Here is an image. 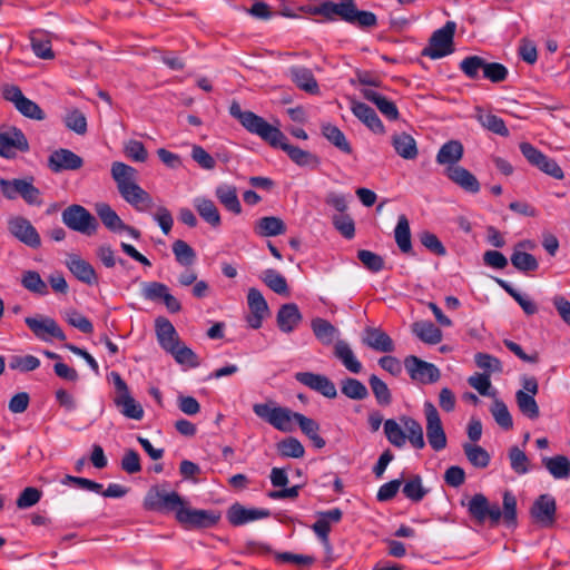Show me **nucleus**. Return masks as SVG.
Listing matches in <instances>:
<instances>
[{
  "mask_svg": "<svg viewBox=\"0 0 570 570\" xmlns=\"http://www.w3.org/2000/svg\"><path fill=\"white\" fill-rule=\"evenodd\" d=\"M229 114L237 119L248 132L257 135L273 148H279L285 151L296 165L313 168L318 166L320 160L317 156L288 144L287 137L279 128L268 124L263 117L253 111H243L237 101L230 104Z\"/></svg>",
  "mask_w": 570,
  "mask_h": 570,
  "instance_id": "1",
  "label": "nucleus"
},
{
  "mask_svg": "<svg viewBox=\"0 0 570 570\" xmlns=\"http://www.w3.org/2000/svg\"><path fill=\"white\" fill-rule=\"evenodd\" d=\"M468 511L479 523L489 520L492 525H497L502 518L508 527L517 524V499L510 491L503 493V511H501L498 503H490L482 493H476L471 498Z\"/></svg>",
  "mask_w": 570,
  "mask_h": 570,
  "instance_id": "2",
  "label": "nucleus"
},
{
  "mask_svg": "<svg viewBox=\"0 0 570 570\" xmlns=\"http://www.w3.org/2000/svg\"><path fill=\"white\" fill-rule=\"evenodd\" d=\"M111 176L117 184L121 197L139 212L153 207V198L137 183V170L121 161L111 165Z\"/></svg>",
  "mask_w": 570,
  "mask_h": 570,
  "instance_id": "3",
  "label": "nucleus"
},
{
  "mask_svg": "<svg viewBox=\"0 0 570 570\" xmlns=\"http://www.w3.org/2000/svg\"><path fill=\"white\" fill-rule=\"evenodd\" d=\"M321 16L328 21H334L338 16L343 21L360 28H374L377 24L376 16L371 11L358 10L354 0H340L338 3L324 1L321 3Z\"/></svg>",
  "mask_w": 570,
  "mask_h": 570,
  "instance_id": "4",
  "label": "nucleus"
},
{
  "mask_svg": "<svg viewBox=\"0 0 570 570\" xmlns=\"http://www.w3.org/2000/svg\"><path fill=\"white\" fill-rule=\"evenodd\" d=\"M253 412L274 429L284 433L295 430L296 415L299 414L288 407L276 405L274 402L256 403L253 405Z\"/></svg>",
  "mask_w": 570,
  "mask_h": 570,
  "instance_id": "5",
  "label": "nucleus"
},
{
  "mask_svg": "<svg viewBox=\"0 0 570 570\" xmlns=\"http://www.w3.org/2000/svg\"><path fill=\"white\" fill-rule=\"evenodd\" d=\"M455 30L456 23L454 21H446L442 28L432 33L429 45L422 50L421 55L433 60L451 55L454 51L453 39Z\"/></svg>",
  "mask_w": 570,
  "mask_h": 570,
  "instance_id": "6",
  "label": "nucleus"
},
{
  "mask_svg": "<svg viewBox=\"0 0 570 570\" xmlns=\"http://www.w3.org/2000/svg\"><path fill=\"white\" fill-rule=\"evenodd\" d=\"M111 382L114 383L116 394L114 396V403L119 409L120 413L131 420H141L144 417L142 406L131 396L127 383L122 380L118 372H111L109 374Z\"/></svg>",
  "mask_w": 570,
  "mask_h": 570,
  "instance_id": "7",
  "label": "nucleus"
},
{
  "mask_svg": "<svg viewBox=\"0 0 570 570\" xmlns=\"http://www.w3.org/2000/svg\"><path fill=\"white\" fill-rule=\"evenodd\" d=\"M62 223L71 230L91 236L97 232L98 222L95 216L81 205H70L61 214Z\"/></svg>",
  "mask_w": 570,
  "mask_h": 570,
  "instance_id": "8",
  "label": "nucleus"
},
{
  "mask_svg": "<svg viewBox=\"0 0 570 570\" xmlns=\"http://www.w3.org/2000/svg\"><path fill=\"white\" fill-rule=\"evenodd\" d=\"M1 94L3 99L13 104L22 116L39 121L46 118V114L40 106L27 98L18 86L4 83L1 87Z\"/></svg>",
  "mask_w": 570,
  "mask_h": 570,
  "instance_id": "9",
  "label": "nucleus"
},
{
  "mask_svg": "<svg viewBox=\"0 0 570 570\" xmlns=\"http://www.w3.org/2000/svg\"><path fill=\"white\" fill-rule=\"evenodd\" d=\"M184 507L185 501L177 492H166L157 487H153L144 499L146 510L175 512L176 518L177 511L184 509Z\"/></svg>",
  "mask_w": 570,
  "mask_h": 570,
  "instance_id": "10",
  "label": "nucleus"
},
{
  "mask_svg": "<svg viewBox=\"0 0 570 570\" xmlns=\"http://www.w3.org/2000/svg\"><path fill=\"white\" fill-rule=\"evenodd\" d=\"M521 154L528 160V163L544 173L553 177L554 179H563L564 174L562 168L557 164V161L547 155H544L541 150L535 148L530 142H521L519 145Z\"/></svg>",
  "mask_w": 570,
  "mask_h": 570,
  "instance_id": "11",
  "label": "nucleus"
},
{
  "mask_svg": "<svg viewBox=\"0 0 570 570\" xmlns=\"http://www.w3.org/2000/svg\"><path fill=\"white\" fill-rule=\"evenodd\" d=\"M424 414L428 442L434 451L439 452L445 449L448 443L440 414L431 402L424 403Z\"/></svg>",
  "mask_w": 570,
  "mask_h": 570,
  "instance_id": "12",
  "label": "nucleus"
},
{
  "mask_svg": "<svg viewBox=\"0 0 570 570\" xmlns=\"http://www.w3.org/2000/svg\"><path fill=\"white\" fill-rule=\"evenodd\" d=\"M26 325L30 328V331L41 341L48 342L52 338L58 341H66V335L58 323L48 316H36V317H26Z\"/></svg>",
  "mask_w": 570,
  "mask_h": 570,
  "instance_id": "13",
  "label": "nucleus"
},
{
  "mask_svg": "<svg viewBox=\"0 0 570 570\" xmlns=\"http://www.w3.org/2000/svg\"><path fill=\"white\" fill-rule=\"evenodd\" d=\"M177 521L187 529H204L215 525L219 521V514L185 505L184 509L177 511Z\"/></svg>",
  "mask_w": 570,
  "mask_h": 570,
  "instance_id": "14",
  "label": "nucleus"
},
{
  "mask_svg": "<svg viewBox=\"0 0 570 570\" xmlns=\"http://www.w3.org/2000/svg\"><path fill=\"white\" fill-rule=\"evenodd\" d=\"M404 366L410 377L422 384L435 383L441 376L440 370L434 364L425 362L414 355L405 357Z\"/></svg>",
  "mask_w": 570,
  "mask_h": 570,
  "instance_id": "15",
  "label": "nucleus"
},
{
  "mask_svg": "<svg viewBox=\"0 0 570 570\" xmlns=\"http://www.w3.org/2000/svg\"><path fill=\"white\" fill-rule=\"evenodd\" d=\"M141 296L150 302H163L169 313L181 311L180 302L170 294L169 287L160 282H146L141 286Z\"/></svg>",
  "mask_w": 570,
  "mask_h": 570,
  "instance_id": "16",
  "label": "nucleus"
},
{
  "mask_svg": "<svg viewBox=\"0 0 570 570\" xmlns=\"http://www.w3.org/2000/svg\"><path fill=\"white\" fill-rule=\"evenodd\" d=\"M8 230L22 244L38 248L41 245V238L35 226L29 219L22 216H13L8 219Z\"/></svg>",
  "mask_w": 570,
  "mask_h": 570,
  "instance_id": "17",
  "label": "nucleus"
},
{
  "mask_svg": "<svg viewBox=\"0 0 570 570\" xmlns=\"http://www.w3.org/2000/svg\"><path fill=\"white\" fill-rule=\"evenodd\" d=\"M556 499L550 494H541L534 500L530 514L537 524L549 528L556 521Z\"/></svg>",
  "mask_w": 570,
  "mask_h": 570,
  "instance_id": "18",
  "label": "nucleus"
},
{
  "mask_svg": "<svg viewBox=\"0 0 570 570\" xmlns=\"http://www.w3.org/2000/svg\"><path fill=\"white\" fill-rule=\"evenodd\" d=\"M48 168L55 173L65 170H78L83 166V159L67 148L53 150L48 157Z\"/></svg>",
  "mask_w": 570,
  "mask_h": 570,
  "instance_id": "19",
  "label": "nucleus"
},
{
  "mask_svg": "<svg viewBox=\"0 0 570 570\" xmlns=\"http://www.w3.org/2000/svg\"><path fill=\"white\" fill-rule=\"evenodd\" d=\"M295 380L327 399H335L337 396L335 384L323 374L297 372Z\"/></svg>",
  "mask_w": 570,
  "mask_h": 570,
  "instance_id": "20",
  "label": "nucleus"
},
{
  "mask_svg": "<svg viewBox=\"0 0 570 570\" xmlns=\"http://www.w3.org/2000/svg\"><path fill=\"white\" fill-rule=\"evenodd\" d=\"M247 304L249 307V315L246 322L250 328L257 330L262 327L263 320L268 314V305L259 289L252 287L247 293Z\"/></svg>",
  "mask_w": 570,
  "mask_h": 570,
  "instance_id": "21",
  "label": "nucleus"
},
{
  "mask_svg": "<svg viewBox=\"0 0 570 570\" xmlns=\"http://www.w3.org/2000/svg\"><path fill=\"white\" fill-rule=\"evenodd\" d=\"M269 515L271 512L267 509L245 508L239 503L233 504L227 511V520L235 527L265 519Z\"/></svg>",
  "mask_w": 570,
  "mask_h": 570,
  "instance_id": "22",
  "label": "nucleus"
},
{
  "mask_svg": "<svg viewBox=\"0 0 570 570\" xmlns=\"http://www.w3.org/2000/svg\"><path fill=\"white\" fill-rule=\"evenodd\" d=\"M16 149L20 151L29 150V144L24 134L16 127L0 132V156L10 158L14 156Z\"/></svg>",
  "mask_w": 570,
  "mask_h": 570,
  "instance_id": "23",
  "label": "nucleus"
},
{
  "mask_svg": "<svg viewBox=\"0 0 570 570\" xmlns=\"http://www.w3.org/2000/svg\"><path fill=\"white\" fill-rule=\"evenodd\" d=\"M66 265L78 281L87 285H96L98 283V277L92 265L79 255L69 254L66 259Z\"/></svg>",
  "mask_w": 570,
  "mask_h": 570,
  "instance_id": "24",
  "label": "nucleus"
},
{
  "mask_svg": "<svg viewBox=\"0 0 570 570\" xmlns=\"http://www.w3.org/2000/svg\"><path fill=\"white\" fill-rule=\"evenodd\" d=\"M343 512L338 508H334L327 511H321L317 513V520L312 525L313 531L321 540V542L330 548L328 533L331 531V523H337L342 520Z\"/></svg>",
  "mask_w": 570,
  "mask_h": 570,
  "instance_id": "25",
  "label": "nucleus"
},
{
  "mask_svg": "<svg viewBox=\"0 0 570 570\" xmlns=\"http://www.w3.org/2000/svg\"><path fill=\"white\" fill-rule=\"evenodd\" d=\"M446 177L466 193L476 194L480 191V183L476 177L462 166L446 167Z\"/></svg>",
  "mask_w": 570,
  "mask_h": 570,
  "instance_id": "26",
  "label": "nucleus"
},
{
  "mask_svg": "<svg viewBox=\"0 0 570 570\" xmlns=\"http://www.w3.org/2000/svg\"><path fill=\"white\" fill-rule=\"evenodd\" d=\"M362 342L377 352L391 353L395 348L393 340L379 327H366Z\"/></svg>",
  "mask_w": 570,
  "mask_h": 570,
  "instance_id": "27",
  "label": "nucleus"
},
{
  "mask_svg": "<svg viewBox=\"0 0 570 570\" xmlns=\"http://www.w3.org/2000/svg\"><path fill=\"white\" fill-rule=\"evenodd\" d=\"M155 330L160 347L167 353L180 342L174 325L165 317L159 316L156 318Z\"/></svg>",
  "mask_w": 570,
  "mask_h": 570,
  "instance_id": "28",
  "label": "nucleus"
},
{
  "mask_svg": "<svg viewBox=\"0 0 570 570\" xmlns=\"http://www.w3.org/2000/svg\"><path fill=\"white\" fill-rule=\"evenodd\" d=\"M352 111L374 134H384L385 127L373 108L364 102L354 101Z\"/></svg>",
  "mask_w": 570,
  "mask_h": 570,
  "instance_id": "29",
  "label": "nucleus"
},
{
  "mask_svg": "<svg viewBox=\"0 0 570 570\" xmlns=\"http://www.w3.org/2000/svg\"><path fill=\"white\" fill-rule=\"evenodd\" d=\"M333 354L348 372L358 374L362 371V363L346 341L337 340L334 344Z\"/></svg>",
  "mask_w": 570,
  "mask_h": 570,
  "instance_id": "30",
  "label": "nucleus"
},
{
  "mask_svg": "<svg viewBox=\"0 0 570 570\" xmlns=\"http://www.w3.org/2000/svg\"><path fill=\"white\" fill-rule=\"evenodd\" d=\"M302 314L294 303L284 304L277 312V326L283 333H292L301 323Z\"/></svg>",
  "mask_w": 570,
  "mask_h": 570,
  "instance_id": "31",
  "label": "nucleus"
},
{
  "mask_svg": "<svg viewBox=\"0 0 570 570\" xmlns=\"http://www.w3.org/2000/svg\"><path fill=\"white\" fill-rule=\"evenodd\" d=\"M391 144L395 153L405 160H414L419 155V148L415 139L407 132L394 134Z\"/></svg>",
  "mask_w": 570,
  "mask_h": 570,
  "instance_id": "32",
  "label": "nucleus"
},
{
  "mask_svg": "<svg viewBox=\"0 0 570 570\" xmlns=\"http://www.w3.org/2000/svg\"><path fill=\"white\" fill-rule=\"evenodd\" d=\"M464 154L463 145L459 140H449L439 149L435 160L439 165L456 167Z\"/></svg>",
  "mask_w": 570,
  "mask_h": 570,
  "instance_id": "33",
  "label": "nucleus"
},
{
  "mask_svg": "<svg viewBox=\"0 0 570 570\" xmlns=\"http://www.w3.org/2000/svg\"><path fill=\"white\" fill-rule=\"evenodd\" d=\"M292 81L302 90L316 95L320 92L318 83L311 69L301 66L289 68Z\"/></svg>",
  "mask_w": 570,
  "mask_h": 570,
  "instance_id": "34",
  "label": "nucleus"
},
{
  "mask_svg": "<svg viewBox=\"0 0 570 570\" xmlns=\"http://www.w3.org/2000/svg\"><path fill=\"white\" fill-rule=\"evenodd\" d=\"M362 95L366 100L373 102L380 112L389 120L399 119V109L392 100L387 99L385 96L373 89H363Z\"/></svg>",
  "mask_w": 570,
  "mask_h": 570,
  "instance_id": "35",
  "label": "nucleus"
},
{
  "mask_svg": "<svg viewBox=\"0 0 570 570\" xmlns=\"http://www.w3.org/2000/svg\"><path fill=\"white\" fill-rule=\"evenodd\" d=\"M311 327L315 337L326 346L335 344L340 335V331L325 318H313Z\"/></svg>",
  "mask_w": 570,
  "mask_h": 570,
  "instance_id": "36",
  "label": "nucleus"
},
{
  "mask_svg": "<svg viewBox=\"0 0 570 570\" xmlns=\"http://www.w3.org/2000/svg\"><path fill=\"white\" fill-rule=\"evenodd\" d=\"M475 118L482 127L493 134L502 137H508L510 135V131L502 118L491 112H485L481 107H475Z\"/></svg>",
  "mask_w": 570,
  "mask_h": 570,
  "instance_id": "37",
  "label": "nucleus"
},
{
  "mask_svg": "<svg viewBox=\"0 0 570 570\" xmlns=\"http://www.w3.org/2000/svg\"><path fill=\"white\" fill-rule=\"evenodd\" d=\"M254 232L261 237L278 236L286 232V226L276 216H265L255 223Z\"/></svg>",
  "mask_w": 570,
  "mask_h": 570,
  "instance_id": "38",
  "label": "nucleus"
},
{
  "mask_svg": "<svg viewBox=\"0 0 570 570\" xmlns=\"http://www.w3.org/2000/svg\"><path fill=\"white\" fill-rule=\"evenodd\" d=\"M193 204L199 216L212 227L215 228L220 225V214L212 199L205 197H196Z\"/></svg>",
  "mask_w": 570,
  "mask_h": 570,
  "instance_id": "39",
  "label": "nucleus"
},
{
  "mask_svg": "<svg viewBox=\"0 0 570 570\" xmlns=\"http://www.w3.org/2000/svg\"><path fill=\"white\" fill-rule=\"evenodd\" d=\"M542 464L556 480H567L570 478V460L566 455L543 458Z\"/></svg>",
  "mask_w": 570,
  "mask_h": 570,
  "instance_id": "40",
  "label": "nucleus"
},
{
  "mask_svg": "<svg viewBox=\"0 0 570 570\" xmlns=\"http://www.w3.org/2000/svg\"><path fill=\"white\" fill-rule=\"evenodd\" d=\"M400 420L404 428L406 440H409L414 449L422 450L425 446V441L420 422L411 416H402Z\"/></svg>",
  "mask_w": 570,
  "mask_h": 570,
  "instance_id": "41",
  "label": "nucleus"
},
{
  "mask_svg": "<svg viewBox=\"0 0 570 570\" xmlns=\"http://www.w3.org/2000/svg\"><path fill=\"white\" fill-rule=\"evenodd\" d=\"M296 423L315 448L323 449L326 445V441L320 435V424L315 420L299 413L296 415Z\"/></svg>",
  "mask_w": 570,
  "mask_h": 570,
  "instance_id": "42",
  "label": "nucleus"
},
{
  "mask_svg": "<svg viewBox=\"0 0 570 570\" xmlns=\"http://www.w3.org/2000/svg\"><path fill=\"white\" fill-rule=\"evenodd\" d=\"M394 238L397 247L403 254L412 253L410 223L404 214L397 217V223L394 228Z\"/></svg>",
  "mask_w": 570,
  "mask_h": 570,
  "instance_id": "43",
  "label": "nucleus"
},
{
  "mask_svg": "<svg viewBox=\"0 0 570 570\" xmlns=\"http://www.w3.org/2000/svg\"><path fill=\"white\" fill-rule=\"evenodd\" d=\"M215 195L227 210L235 215H239L242 213V205L235 186L220 185L216 188Z\"/></svg>",
  "mask_w": 570,
  "mask_h": 570,
  "instance_id": "44",
  "label": "nucleus"
},
{
  "mask_svg": "<svg viewBox=\"0 0 570 570\" xmlns=\"http://www.w3.org/2000/svg\"><path fill=\"white\" fill-rule=\"evenodd\" d=\"M412 332L426 344H438L442 341V332L432 322L421 321L412 325Z\"/></svg>",
  "mask_w": 570,
  "mask_h": 570,
  "instance_id": "45",
  "label": "nucleus"
},
{
  "mask_svg": "<svg viewBox=\"0 0 570 570\" xmlns=\"http://www.w3.org/2000/svg\"><path fill=\"white\" fill-rule=\"evenodd\" d=\"M523 246L524 244L520 243L514 248L510 257L511 264L521 273L535 272L539 268V263L532 254L522 252L518 248Z\"/></svg>",
  "mask_w": 570,
  "mask_h": 570,
  "instance_id": "46",
  "label": "nucleus"
},
{
  "mask_svg": "<svg viewBox=\"0 0 570 570\" xmlns=\"http://www.w3.org/2000/svg\"><path fill=\"white\" fill-rule=\"evenodd\" d=\"M96 212L102 224L114 233H120L121 228L125 227V223L118 216V214L105 203L96 205Z\"/></svg>",
  "mask_w": 570,
  "mask_h": 570,
  "instance_id": "47",
  "label": "nucleus"
},
{
  "mask_svg": "<svg viewBox=\"0 0 570 570\" xmlns=\"http://www.w3.org/2000/svg\"><path fill=\"white\" fill-rule=\"evenodd\" d=\"M535 395H531L525 391H517L515 402L519 411L530 420H537L540 416L539 405L534 399Z\"/></svg>",
  "mask_w": 570,
  "mask_h": 570,
  "instance_id": "48",
  "label": "nucleus"
},
{
  "mask_svg": "<svg viewBox=\"0 0 570 570\" xmlns=\"http://www.w3.org/2000/svg\"><path fill=\"white\" fill-rule=\"evenodd\" d=\"M322 135L341 151L345 154L352 153V147L350 142L347 141L343 131L337 126H334L332 124L322 125Z\"/></svg>",
  "mask_w": 570,
  "mask_h": 570,
  "instance_id": "49",
  "label": "nucleus"
},
{
  "mask_svg": "<svg viewBox=\"0 0 570 570\" xmlns=\"http://www.w3.org/2000/svg\"><path fill=\"white\" fill-rule=\"evenodd\" d=\"M341 392L351 400H364L368 396L367 387L360 380L345 377L341 381Z\"/></svg>",
  "mask_w": 570,
  "mask_h": 570,
  "instance_id": "50",
  "label": "nucleus"
},
{
  "mask_svg": "<svg viewBox=\"0 0 570 570\" xmlns=\"http://www.w3.org/2000/svg\"><path fill=\"white\" fill-rule=\"evenodd\" d=\"M31 49L33 53L41 59H52L53 51L51 49V42L47 35L40 31H32L30 35Z\"/></svg>",
  "mask_w": 570,
  "mask_h": 570,
  "instance_id": "51",
  "label": "nucleus"
},
{
  "mask_svg": "<svg viewBox=\"0 0 570 570\" xmlns=\"http://www.w3.org/2000/svg\"><path fill=\"white\" fill-rule=\"evenodd\" d=\"M261 278L276 294L286 296L289 294L286 278L276 269L264 271Z\"/></svg>",
  "mask_w": 570,
  "mask_h": 570,
  "instance_id": "52",
  "label": "nucleus"
},
{
  "mask_svg": "<svg viewBox=\"0 0 570 570\" xmlns=\"http://www.w3.org/2000/svg\"><path fill=\"white\" fill-rule=\"evenodd\" d=\"M463 451L469 462L479 469H484L490 463V454L478 444L464 443Z\"/></svg>",
  "mask_w": 570,
  "mask_h": 570,
  "instance_id": "53",
  "label": "nucleus"
},
{
  "mask_svg": "<svg viewBox=\"0 0 570 570\" xmlns=\"http://www.w3.org/2000/svg\"><path fill=\"white\" fill-rule=\"evenodd\" d=\"M402 492L409 500L420 502L428 494L429 490L424 488L422 478L416 474L404 483Z\"/></svg>",
  "mask_w": 570,
  "mask_h": 570,
  "instance_id": "54",
  "label": "nucleus"
},
{
  "mask_svg": "<svg viewBox=\"0 0 570 570\" xmlns=\"http://www.w3.org/2000/svg\"><path fill=\"white\" fill-rule=\"evenodd\" d=\"M384 434L387 441L395 448H403L406 443V435L402 426L393 419L384 421Z\"/></svg>",
  "mask_w": 570,
  "mask_h": 570,
  "instance_id": "55",
  "label": "nucleus"
},
{
  "mask_svg": "<svg viewBox=\"0 0 570 570\" xmlns=\"http://www.w3.org/2000/svg\"><path fill=\"white\" fill-rule=\"evenodd\" d=\"M173 253L176 262L181 266H190L196 261V253L185 240L177 239L173 244Z\"/></svg>",
  "mask_w": 570,
  "mask_h": 570,
  "instance_id": "56",
  "label": "nucleus"
},
{
  "mask_svg": "<svg viewBox=\"0 0 570 570\" xmlns=\"http://www.w3.org/2000/svg\"><path fill=\"white\" fill-rule=\"evenodd\" d=\"M22 286L31 293L38 295H47L48 286L41 278L40 274L36 271H27L22 274L21 278Z\"/></svg>",
  "mask_w": 570,
  "mask_h": 570,
  "instance_id": "57",
  "label": "nucleus"
},
{
  "mask_svg": "<svg viewBox=\"0 0 570 570\" xmlns=\"http://www.w3.org/2000/svg\"><path fill=\"white\" fill-rule=\"evenodd\" d=\"M175 361L180 365L197 367L199 365L198 356L194 351L179 342L173 350L168 352Z\"/></svg>",
  "mask_w": 570,
  "mask_h": 570,
  "instance_id": "58",
  "label": "nucleus"
},
{
  "mask_svg": "<svg viewBox=\"0 0 570 570\" xmlns=\"http://www.w3.org/2000/svg\"><path fill=\"white\" fill-rule=\"evenodd\" d=\"M368 384L376 399V402L380 405L387 406L391 404L392 394L385 382H383L379 376L373 374L368 379Z\"/></svg>",
  "mask_w": 570,
  "mask_h": 570,
  "instance_id": "59",
  "label": "nucleus"
},
{
  "mask_svg": "<svg viewBox=\"0 0 570 570\" xmlns=\"http://www.w3.org/2000/svg\"><path fill=\"white\" fill-rule=\"evenodd\" d=\"M277 451L283 458L299 459L304 455L305 449L296 438H286L277 443Z\"/></svg>",
  "mask_w": 570,
  "mask_h": 570,
  "instance_id": "60",
  "label": "nucleus"
},
{
  "mask_svg": "<svg viewBox=\"0 0 570 570\" xmlns=\"http://www.w3.org/2000/svg\"><path fill=\"white\" fill-rule=\"evenodd\" d=\"M40 366V360L33 355H12L9 367L14 371L28 373Z\"/></svg>",
  "mask_w": 570,
  "mask_h": 570,
  "instance_id": "61",
  "label": "nucleus"
},
{
  "mask_svg": "<svg viewBox=\"0 0 570 570\" xmlns=\"http://www.w3.org/2000/svg\"><path fill=\"white\" fill-rule=\"evenodd\" d=\"M491 413L495 422L504 430H510L513 426L512 416L508 410V406L501 400L495 399L491 406Z\"/></svg>",
  "mask_w": 570,
  "mask_h": 570,
  "instance_id": "62",
  "label": "nucleus"
},
{
  "mask_svg": "<svg viewBox=\"0 0 570 570\" xmlns=\"http://www.w3.org/2000/svg\"><path fill=\"white\" fill-rule=\"evenodd\" d=\"M63 122L69 130L78 135H85L87 132V118L79 109H72L67 112Z\"/></svg>",
  "mask_w": 570,
  "mask_h": 570,
  "instance_id": "63",
  "label": "nucleus"
},
{
  "mask_svg": "<svg viewBox=\"0 0 570 570\" xmlns=\"http://www.w3.org/2000/svg\"><path fill=\"white\" fill-rule=\"evenodd\" d=\"M485 60L479 56H469L460 62L461 71L470 79H476L480 70L483 71Z\"/></svg>",
  "mask_w": 570,
  "mask_h": 570,
  "instance_id": "64",
  "label": "nucleus"
}]
</instances>
